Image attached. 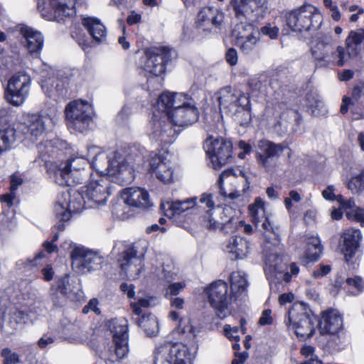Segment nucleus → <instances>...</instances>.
I'll return each instance as SVG.
<instances>
[{
	"instance_id": "nucleus-10",
	"label": "nucleus",
	"mask_w": 364,
	"mask_h": 364,
	"mask_svg": "<svg viewBox=\"0 0 364 364\" xmlns=\"http://www.w3.org/2000/svg\"><path fill=\"white\" fill-rule=\"evenodd\" d=\"M208 301L216 316L223 319L230 314L229 304L234 300L233 294H228V285L223 280L212 282L204 289Z\"/></svg>"
},
{
	"instance_id": "nucleus-13",
	"label": "nucleus",
	"mask_w": 364,
	"mask_h": 364,
	"mask_svg": "<svg viewBox=\"0 0 364 364\" xmlns=\"http://www.w3.org/2000/svg\"><path fill=\"white\" fill-rule=\"evenodd\" d=\"M189 348L182 343H165L154 352V364H186L191 359Z\"/></svg>"
},
{
	"instance_id": "nucleus-47",
	"label": "nucleus",
	"mask_w": 364,
	"mask_h": 364,
	"mask_svg": "<svg viewBox=\"0 0 364 364\" xmlns=\"http://www.w3.org/2000/svg\"><path fill=\"white\" fill-rule=\"evenodd\" d=\"M346 342V336L343 329L340 330L338 333H332L330 335V338L328 341L329 347L334 350H340L344 348Z\"/></svg>"
},
{
	"instance_id": "nucleus-34",
	"label": "nucleus",
	"mask_w": 364,
	"mask_h": 364,
	"mask_svg": "<svg viewBox=\"0 0 364 364\" xmlns=\"http://www.w3.org/2000/svg\"><path fill=\"white\" fill-rule=\"evenodd\" d=\"M364 41V30L358 29L350 32L346 40L347 60L348 58L357 56L361 50V44Z\"/></svg>"
},
{
	"instance_id": "nucleus-64",
	"label": "nucleus",
	"mask_w": 364,
	"mask_h": 364,
	"mask_svg": "<svg viewBox=\"0 0 364 364\" xmlns=\"http://www.w3.org/2000/svg\"><path fill=\"white\" fill-rule=\"evenodd\" d=\"M331 267L330 265H320L317 270L312 272V276L314 278H320L326 276L331 272Z\"/></svg>"
},
{
	"instance_id": "nucleus-59",
	"label": "nucleus",
	"mask_w": 364,
	"mask_h": 364,
	"mask_svg": "<svg viewBox=\"0 0 364 364\" xmlns=\"http://www.w3.org/2000/svg\"><path fill=\"white\" fill-rule=\"evenodd\" d=\"M55 338L50 334H44L38 341V346L43 349L54 343Z\"/></svg>"
},
{
	"instance_id": "nucleus-54",
	"label": "nucleus",
	"mask_w": 364,
	"mask_h": 364,
	"mask_svg": "<svg viewBox=\"0 0 364 364\" xmlns=\"http://www.w3.org/2000/svg\"><path fill=\"white\" fill-rule=\"evenodd\" d=\"M186 287L184 282H176L170 284L166 290V297L172 298L178 295Z\"/></svg>"
},
{
	"instance_id": "nucleus-62",
	"label": "nucleus",
	"mask_w": 364,
	"mask_h": 364,
	"mask_svg": "<svg viewBox=\"0 0 364 364\" xmlns=\"http://www.w3.org/2000/svg\"><path fill=\"white\" fill-rule=\"evenodd\" d=\"M238 147L242 150V151L238 154V157L241 159H245L246 154H250L252 151L251 145L245 141H240L238 142Z\"/></svg>"
},
{
	"instance_id": "nucleus-53",
	"label": "nucleus",
	"mask_w": 364,
	"mask_h": 364,
	"mask_svg": "<svg viewBox=\"0 0 364 364\" xmlns=\"http://www.w3.org/2000/svg\"><path fill=\"white\" fill-rule=\"evenodd\" d=\"M300 272L299 266L294 263L292 262L289 264V267L287 268V271L282 274L279 273L281 275V278L286 282H289L291 281V278L294 277H296Z\"/></svg>"
},
{
	"instance_id": "nucleus-45",
	"label": "nucleus",
	"mask_w": 364,
	"mask_h": 364,
	"mask_svg": "<svg viewBox=\"0 0 364 364\" xmlns=\"http://www.w3.org/2000/svg\"><path fill=\"white\" fill-rule=\"evenodd\" d=\"M137 323L144 330L148 336H153L158 332V321L156 318L152 314L142 315L137 321Z\"/></svg>"
},
{
	"instance_id": "nucleus-60",
	"label": "nucleus",
	"mask_w": 364,
	"mask_h": 364,
	"mask_svg": "<svg viewBox=\"0 0 364 364\" xmlns=\"http://www.w3.org/2000/svg\"><path fill=\"white\" fill-rule=\"evenodd\" d=\"M225 58L230 65H235L237 63L238 55L235 48H229L226 52Z\"/></svg>"
},
{
	"instance_id": "nucleus-28",
	"label": "nucleus",
	"mask_w": 364,
	"mask_h": 364,
	"mask_svg": "<svg viewBox=\"0 0 364 364\" xmlns=\"http://www.w3.org/2000/svg\"><path fill=\"white\" fill-rule=\"evenodd\" d=\"M122 198L127 205L132 207L146 208L151 205L149 193L139 187L124 189Z\"/></svg>"
},
{
	"instance_id": "nucleus-37",
	"label": "nucleus",
	"mask_w": 364,
	"mask_h": 364,
	"mask_svg": "<svg viewBox=\"0 0 364 364\" xmlns=\"http://www.w3.org/2000/svg\"><path fill=\"white\" fill-rule=\"evenodd\" d=\"M231 176H235L236 177L240 176L245 179V181L247 183V186H246V188H243L244 191H245V189L249 188L250 182L248 181V178H247V176H246L245 172L242 170H239V174L235 173L234 170L230 169V168L225 170L224 171H223L221 173V174L220 175L219 178L218 180V184L219 189H220V193L221 194V196H223L225 198L236 199L240 196L239 191H234L228 193L227 191H225V189L223 186V180L225 178H228Z\"/></svg>"
},
{
	"instance_id": "nucleus-20",
	"label": "nucleus",
	"mask_w": 364,
	"mask_h": 364,
	"mask_svg": "<svg viewBox=\"0 0 364 364\" xmlns=\"http://www.w3.org/2000/svg\"><path fill=\"white\" fill-rule=\"evenodd\" d=\"M285 146L268 140H260L257 147L256 157L258 164L267 171L272 170L277 165L276 159L284 151Z\"/></svg>"
},
{
	"instance_id": "nucleus-14",
	"label": "nucleus",
	"mask_w": 364,
	"mask_h": 364,
	"mask_svg": "<svg viewBox=\"0 0 364 364\" xmlns=\"http://www.w3.org/2000/svg\"><path fill=\"white\" fill-rule=\"evenodd\" d=\"M231 36L235 46L244 55L252 54L260 42L259 31L248 23L242 22L235 25Z\"/></svg>"
},
{
	"instance_id": "nucleus-29",
	"label": "nucleus",
	"mask_w": 364,
	"mask_h": 364,
	"mask_svg": "<svg viewBox=\"0 0 364 364\" xmlns=\"http://www.w3.org/2000/svg\"><path fill=\"white\" fill-rule=\"evenodd\" d=\"M224 251L229 254L232 259H242L250 252V243L243 237L233 236L224 244Z\"/></svg>"
},
{
	"instance_id": "nucleus-49",
	"label": "nucleus",
	"mask_w": 364,
	"mask_h": 364,
	"mask_svg": "<svg viewBox=\"0 0 364 364\" xmlns=\"http://www.w3.org/2000/svg\"><path fill=\"white\" fill-rule=\"evenodd\" d=\"M1 356L4 358L3 364H18L20 358L18 353L12 352L11 349L5 348L1 350Z\"/></svg>"
},
{
	"instance_id": "nucleus-46",
	"label": "nucleus",
	"mask_w": 364,
	"mask_h": 364,
	"mask_svg": "<svg viewBox=\"0 0 364 364\" xmlns=\"http://www.w3.org/2000/svg\"><path fill=\"white\" fill-rule=\"evenodd\" d=\"M103 43L107 41V29L97 18L92 17V41Z\"/></svg>"
},
{
	"instance_id": "nucleus-44",
	"label": "nucleus",
	"mask_w": 364,
	"mask_h": 364,
	"mask_svg": "<svg viewBox=\"0 0 364 364\" xmlns=\"http://www.w3.org/2000/svg\"><path fill=\"white\" fill-rule=\"evenodd\" d=\"M305 106L314 116L321 114L324 108L323 102L316 91H311L306 94L305 97Z\"/></svg>"
},
{
	"instance_id": "nucleus-55",
	"label": "nucleus",
	"mask_w": 364,
	"mask_h": 364,
	"mask_svg": "<svg viewBox=\"0 0 364 364\" xmlns=\"http://www.w3.org/2000/svg\"><path fill=\"white\" fill-rule=\"evenodd\" d=\"M323 4L331 12V18L334 21H338L341 18V14L337 4L333 0H323Z\"/></svg>"
},
{
	"instance_id": "nucleus-11",
	"label": "nucleus",
	"mask_w": 364,
	"mask_h": 364,
	"mask_svg": "<svg viewBox=\"0 0 364 364\" xmlns=\"http://www.w3.org/2000/svg\"><path fill=\"white\" fill-rule=\"evenodd\" d=\"M91 104L84 100H76L69 102L65 109L68 124L80 133H87L91 122Z\"/></svg>"
},
{
	"instance_id": "nucleus-35",
	"label": "nucleus",
	"mask_w": 364,
	"mask_h": 364,
	"mask_svg": "<svg viewBox=\"0 0 364 364\" xmlns=\"http://www.w3.org/2000/svg\"><path fill=\"white\" fill-rule=\"evenodd\" d=\"M186 94L164 92L161 94L158 100L157 106L160 112L167 113L176 106L178 107L180 102L186 99Z\"/></svg>"
},
{
	"instance_id": "nucleus-48",
	"label": "nucleus",
	"mask_w": 364,
	"mask_h": 364,
	"mask_svg": "<svg viewBox=\"0 0 364 364\" xmlns=\"http://www.w3.org/2000/svg\"><path fill=\"white\" fill-rule=\"evenodd\" d=\"M348 188L353 193H357L364 190V169L360 174L353 177L349 181Z\"/></svg>"
},
{
	"instance_id": "nucleus-2",
	"label": "nucleus",
	"mask_w": 364,
	"mask_h": 364,
	"mask_svg": "<svg viewBox=\"0 0 364 364\" xmlns=\"http://www.w3.org/2000/svg\"><path fill=\"white\" fill-rule=\"evenodd\" d=\"M92 169L104 176L100 181H92V202L97 205H103L110 195L108 176H116L122 185L130 183L134 179V170L129 164L125 150L118 149L110 155L100 151V149L92 146Z\"/></svg>"
},
{
	"instance_id": "nucleus-36",
	"label": "nucleus",
	"mask_w": 364,
	"mask_h": 364,
	"mask_svg": "<svg viewBox=\"0 0 364 364\" xmlns=\"http://www.w3.org/2000/svg\"><path fill=\"white\" fill-rule=\"evenodd\" d=\"M6 112L0 111V122L1 117L4 116ZM17 134L14 127H8L5 129H0V155L12 149L16 141Z\"/></svg>"
},
{
	"instance_id": "nucleus-43",
	"label": "nucleus",
	"mask_w": 364,
	"mask_h": 364,
	"mask_svg": "<svg viewBox=\"0 0 364 364\" xmlns=\"http://www.w3.org/2000/svg\"><path fill=\"white\" fill-rule=\"evenodd\" d=\"M73 1L74 0H50L55 16L63 18L73 15L75 13Z\"/></svg>"
},
{
	"instance_id": "nucleus-26",
	"label": "nucleus",
	"mask_w": 364,
	"mask_h": 364,
	"mask_svg": "<svg viewBox=\"0 0 364 364\" xmlns=\"http://www.w3.org/2000/svg\"><path fill=\"white\" fill-rule=\"evenodd\" d=\"M252 220L257 226L261 223L262 228L274 234L275 239L279 240V228L274 227L269 219L265 216L264 202L257 198L253 204L249 206Z\"/></svg>"
},
{
	"instance_id": "nucleus-3",
	"label": "nucleus",
	"mask_w": 364,
	"mask_h": 364,
	"mask_svg": "<svg viewBox=\"0 0 364 364\" xmlns=\"http://www.w3.org/2000/svg\"><path fill=\"white\" fill-rule=\"evenodd\" d=\"M214 97L220 108L229 112L241 126H246L250 122V102L247 95L230 87H225Z\"/></svg>"
},
{
	"instance_id": "nucleus-40",
	"label": "nucleus",
	"mask_w": 364,
	"mask_h": 364,
	"mask_svg": "<svg viewBox=\"0 0 364 364\" xmlns=\"http://www.w3.org/2000/svg\"><path fill=\"white\" fill-rule=\"evenodd\" d=\"M82 25L87 30V35L83 32L82 29H79L75 33V38L78 45L86 54H88L91 48L90 41L91 37V18L83 17L82 18Z\"/></svg>"
},
{
	"instance_id": "nucleus-50",
	"label": "nucleus",
	"mask_w": 364,
	"mask_h": 364,
	"mask_svg": "<svg viewBox=\"0 0 364 364\" xmlns=\"http://www.w3.org/2000/svg\"><path fill=\"white\" fill-rule=\"evenodd\" d=\"M176 332L181 334H187L191 338H194V328L189 320H180Z\"/></svg>"
},
{
	"instance_id": "nucleus-63",
	"label": "nucleus",
	"mask_w": 364,
	"mask_h": 364,
	"mask_svg": "<svg viewBox=\"0 0 364 364\" xmlns=\"http://www.w3.org/2000/svg\"><path fill=\"white\" fill-rule=\"evenodd\" d=\"M134 286L132 284L122 283L120 285L121 291L126 294L128 298L132 299L135 296Z\"/></svg>"
},
{
	"instance_id": "nucleus-4",
	"label": "nucleus",
	"mask_w": 364,
	"mask_h": 364,
	"mask_svg": "<svg viewBox=\"0 0 364 364\" xmlns=\"http://www.w3.org/2000/svg\"><path fill=\"white\" fill-rule=\"evenodd\" d=\"M91 202L90 188L85 186L71 194L68 191L61 193L54 205L56 218L63 222L70 219L72 215L81 212Z\"/></svg>"
},
{
	"instance_id": "nucleus-8",
	"label": "nucleus",
	"mask_w": 364,
	"mask_h": 364,
	"mask_svg": "<svg viewBox=\"0 0 364 364\" xmlns=\"http://www.w3.org/2000/svg\"><path fill=\"white\" fill-rule=\"evenodd\" d=\"M311 52L319 66H326L334 62L337 65L343 66L347 61L343 47L338 46L333 50V42L331 36L323 35L313 41Z\"/></svg>"
},
{
	"instance_id": "nucleus-42",
	"label": "nucleus",
	"mask_w": 364,
	"mask_h": 364,
	"mask_svg": "<svg viewBox=\"0 0 364 364\" xmlns=\"http://www.w3.org/2000/svg\"><path fill=\"white\" fill-rule=\"evenodd\" d=\"M323 247L318 237L311 236L306 240L304 257L308 262H316L322 254Z\"/></svg>"
},
{
	"instance_id": "nucleus-5",
	"label": "nucleus",
	"mask_w": 364,
	"mask_h": 364,
	"mask_svg": "<svg viewBox=\"0 0 364 364\" xmlns=\"http://www.w3.org/2000/svg\"><path fill=\"white\" fill-rule=\"evenodd\" d=\"M316 321V316L306 305L296 303L288 311L285 323L288 329L293 331L298 338L306 339L314 333Z\"/></svg>"
},
{
	"instance_id": "nucleus-30",
	"label": "nucleus",
	"mask_w": 364,
	"mask_h": 364,
	"mask_svg": "<svg viewBox=\"0 0 364 364\" xmlns=\"http://www.w3.org/2000/svg\"><path fill=\"white\" fill-rule=\"evenodd\" d=\"M72 266L79 274L88 273L91 269V251L84 246H76L71 252Z\"/></svg>"
},
{
	"instance_id": "nucleus-22",
	"label": "nucleus",
	"mask_w": 364,
	"mask_h": 364,
	"mask_svg": "<svg viewBox=\"0 0 364 364\" xmlns=\"http://www.w3.org/2000/svg\"><path fill=\"white\" fill-rule=\"evenodd\" d=\"M89 161L83 157H75L68 159L56 168L55 181L60 186H70V179L75 178L77 172L84 170Z\"/></svg>"
},
{
	"instance_id": "nucleus-33",
	"label": "nucleus",
	"mask_w": 364,
	"mask_h": 364,
	"mask_svg": "<svg viewBox=\"0 0 364 364\" xmlns=\"http://www.w3.org/2000/svg\"><path fill=\"white\" fill-rule=\"evenodd\" d=\"M51 119L47 114H31L27 117L26 127L30 135L36 139L46 132Z\"/></svg>"
},
{
	"instance_id": "nucleus-41",
	"label": "nucleus",
	"mask_w": 364,
	"mask_h": 364,
	"mask_svg": "<svg viewBox=\"0 0 364 364\" xmlns=\"http://www.w3.org/2000/svg\"><path fill=\"white\" fill-rule=\"evenodd\" d=\"M65 331L66 338L70 342L87 345L90 343L88 332L79 326L70 324Z\"/></svg>"
},
{
	"instance_id": "nucleus-31",
	"label": "nucleus",
	"mask_w": 364,
	"mask_h": 364,
	"mask_svg": "<svg viewBox=\"0 0 364 364\" xmlns=\"http://www.w3.org/2000/svg\"><path fill=\"white\" fill-rule=\"evenodd\" d=\"M19 33L22 36V43L28 53H38L43 45V36L41 33L26 26L19 27Z\"/></svg>"
},
{
	"instance_id": "nucleus-16",
	"label": "nucleus",
	"mask_w": 364,
	"mask_h": 364,
	"mask_svg": "<svg viewBox=\"0 0 364 364\" xmlns=\"http://www.w3.org/2000/svg\"><path fill=\"white\" fill-rule=\"evenodd\" d=\"M204 149L214 169L220 168L232 159V143L222 137L208 138L204 143Z\"/></svg>"
},
{
	"instance_id": "nucleus-15",
	"label": "nucleus",
	"mask_w": 364,
	"mask_h": 364,
	"mask_svg": "<svg viewBox=\"0 0 364 364\" xmlns=\"http://www.w3.org/2000/svg\"><path fill=\"white\" fill-rule=\"evenodd\" d=\"M235 16L249 21H259L268 11V0H230Z\"/></svg>"
},
{
	"instance_id": "nucleus-1",
	"label": "nucleus",
	"mask_w": 364,
	"mask_h": 364,
	"mask_svg": "<svg viewBox=\"0 0 364 364\" xmlns=\"http://www.w3.org/2000/svg\"><path fill=\"white\" fill-rule=\"evenodd\" d=\"M198 208H207L205 213L199 217L201 225L209 229L216 230L222 225V228L228 229L233 223H239L244 228V232L250 234L252 227L245 224L243 221L235 218V210L230 206L223 209L216 206L213 200L212 193H203L197 202V198H192L184 200L167 201L161 204V209L164 214L168 218H174L185 211L197 210Z\"/></svg>"
},
{
	"instance_id": "nucleus-9",
	"label": "nucleus",
	"mask_w": 364,
	"mask_h": 364,
	"mask_svg": "<svg viewBox=\"0 0 364 364\" xmlns=\"http://www.w3.org/2000/svg\"><path fill=\"white\" fill-rule=\"evenodd\" d=\"M146 132L149 139L160 144H171L177 134L168 114L155 111L149 121Z\"/></svg>"
},
{
	"instance_id": "nucleus-21",
	"label": "nucleus",
	"mask_w": 364,
	"mask_h": 364,
	"mask_svg": "<svg viewBox=\"0 0 364 364\" xmlns=\"http://www.w3.org/2000/svg\"><path fill=\"white\" fill-rule=\"evenodd\" d=\"M225 18L222 10L214 6H205L198 13L196 28L198 32H211L213 28H220Z\"/></svg>"
},
{
	"instance_id": "nucleus-17",
	"label": "nucleus",
	"mask_w": 364,
	"mask_h": 364,
	"mask_svg": "<svg viewBox=\"0 0 364 364\" xmlns=\"http://www.w3.org/2000/svg\"><path fill=\"white\" fill-rule=\"evenodd\" d=\"M178 105L180 106H176L167 112L173 126H188L198 120V110L193 100L188 95H186L184 100L180 102Z\"/></svg>"
},
{
	"instance_id": "nucleus-56",
	"label": "nucleus",
	"mask_w": 364,
	"mask_h": 364,
	"mask_svg": "<svg viewBox=\"0 0 364 364\" xmlns=\"http://www.w3.org/2000/svg\"><path fill=\"white\" fill-rule=\"evenodd\" d=\"M239 328L237 326L232 327L229 324H225L223 327V330L225 336L230 340H235L239 341L240 336H238Z\"/></svg>"
},
{
	"instance_id": "nucleus-19",
	"label": "nucleus",
	"mask_w": 364,
	"mask_h": 364,
	"mask_svg": "<svg viewBox=\"0 0 364 364\" xmlns=\"http://www.w3.org/2000/svg\"><path fill=\"white\" fill-rule=\"evenodd\" d=\"M172 50L168 48H154L146 53L144 70L154 75L164 73L166 65L171 60Z\"/></svg>"
},
{
	"instance_id": "nucleus-58",
	"label": "nucleus",
	"mask_w": 364,
	"mask_h": 364,
	"mask_svg": "<svg viewBox=\"0 0 364 364\" xmlns=\"http://www.w3.org/2000/svg\"><path fill=\"white\" fill-rule=\"evenodd\" d=\"M334 186L332 185L328 186L326 189L322 191L323 197L330 201L338 200V195L334 193Z\"/></svg>"
},
{
	"instance_id": "nucleus-25",
	"label": "nucleus",
	"mask_w": 364,
	"mask_h": 364,
	"mask_svg": "<svg viewBox=\"0 0 364 364\" xmlns=\"http://www.w3.org/2000/svg\"><path fill=\"white\" fill-rule=\"evenodd\" d=\"M73 291V287L68 274L59 277L49 290V296L55 306L62 305L63 299L69 298Z\"/></svg>"
},
{
	"instance_id": "nucleus-23",
	"label": "nucleus",
	"mask_w": 364,
	"mask_h": 364,
	"mask_svg": "<svg viewBox=\"0 0 364 364\" xmlns=\"http://www.w3.org/2000/svg\"><path fill=\"white\" fill-rule=\"evenodd\" d=\"M168 153L159 154L151 159L150 172L154 175L157 179L164 183H170L173 181V168L171 164Z\"/></svg>"
},
{
	"instance_id": "nucleus-52",
	"label": "nucleus",
	"mask_w": 364,
	"mask_h": 364,
	"mask_svg": "<svg viewBox=\"0 0 364 364\" xmlns=\"http://www.w3.org/2000/svg\"><path fill=\"white\" fill-rule=\"evenodd\" d=\"M346 284L351 287H353L355 290L352 291L353 294H357L360 293L364 289V282L360 277L355 276L354 277L348 278Z\"/></svg>"
},
{
	"instance_id": "nucleus-57",
	"label": "nucleus",
	"mask_w": 364,
	"mask_h": 364,
	"mask_svg": "<svg viewBox=\"0 0 364 364\" xmlns=\"http://www.w3.org/2000/svg\"><path fill=\"white\" fill-rule=\"evenodd\" d=\"M301 200V196L296 191H291L289 197L285 198L284 204L287 210H290L293 205L292 202L299 203Z\"/></svg>"
},
{
	"instance_id": "nucleus-6",
	"label": "nucleus",
	"mask_w": 364,
	"mask_h": 364,
	"mask_svg": "<svg viewBox=\"0 0 364 364\" xmlns=\"http://www.w3.org/2000/svg\"><path fill=\"white\" fill-rule=\"evenodd\" d=\"M287 26L294 32L315 31L323 23L319 9L311 4H304L286 15Z\"/></svg>"
},
{
	"instance_id": "nucleus-27",
	"label": "nucleus",
	"mask_w": 364,
	"mask_h": 364,
	"mask_svg": "<svg viewBox=\"0 0 364 364\" xmlns=\"http://www.w3.org/2000/svg\"><path fill=\"white\" fill-rule=\"evenodd\" d=\"M318 326L322 334L338 333L343 329V318L337 310L328 309L322 313Z\"/></svg>"
},
{
	"instance_id": "nucleus-7",
	"label": "nucleus",
	"mask_w": 364,
	"mask_h": 364,
	"mask_svg": "<svg viewBox=\"0 0 364 364\" xmlns=\"http://www.w3.org/2000/svg\"><path fill=\"white\" fill-rule=\"evenodd\" d=\"M108 327L112 334L114 354L105 357V362L106 364H115L129 354V323L125 318H113L108 322Z\"/></svg>"
},
{
	"instance_id": "nucleus-32",
	"label": "nucleus",
	"mask_w": 364,
	"mask_h": 364,
	"mask_svg": "<svg viewBox=\"0 0 364 364\" xmlns=\"http://www.w3.org/2000/svg\"><path fill=\"white\" fill-rule=\"evenodd\" d=\"M342 238L341 252L344 255L346 260L348 262L357 250L359 242L362 238L361 232L358 229L349 228L343 232Z\"/></svg>"
},
{
	"instance_id": "nucleus-12",
	"label": "nucleus",
	"mask_w": 364,
	"mask_h": 364,
	"mask_svg": "<svg viewBox=\"0 0 364 364\" xmlns=\"http://www.w3.org/2000/svg\"><path fill=\"white\" fill-rule=\"evenodd\" d=\"M148 248V242L139 240L122 253L119 262L122 271L131 279L137 277L141 270V258Z\"/></svg>"
},
{
	"instance_id": "nucleus-24",
	"label": "nucleus",
	"mask_w": 364,
	"mask_h": 364,
	"mask_svg": "<svg viewBox=\"0 0 364 364\" xmlns=\"http://www.w3.org/2000/svg\"><path fill=\"white\" fill-rule=\"evenodd\" d=\"M348 106H351L353 119H358L364 117V84H360L353 88L350 98H343L341 106V112L346 113Z\"/></svg>"
},
{
	"instance_id": "nucleus-18",
	"label": "nucleus",
	"mask_w": 364,
	"mask_h": 364,
	"mask_svg": "<svg viewBox=\"0 0 364 364\" xmlns=\"http://www.w3.org/2000/svg\"><path fill=\"white\" fill-rule=\"evenodd\" d=\"M31 78L23 73L14 75L9 80L6 98L14 106H20L25 101L29 92Z\"/></svg>"
},
{
	"instance_id": "nucleus-61",
	"label": "nucleus",
	"mask_w": 364,
	"mask_h": 364,
	"mask_svg": "<svg viewBox=\"0 0 364 364\" xmlns=\"http://www.w3.org/2000/svg\"><path fill=\"white\" fill-rule=\"evenodd\" d=\"M273 322L272 317V311L270 309L264 310L259 320V323L261 326L271 325Z\"/></svg>"
},
{
	"instance_id": "nucleus-38",
	"label": "nucleus",
	"mask_w": 364,
	"mask_h": 364,
	"mask_svg": "<svg viewBox=\"0 0 364 364\" xmlns=\"http://www.w3.org/2000/svg\"><path fill=\"white\" fill-rule=\"evenodd\" d=\"M230 287L234 301L237 300L242 293L245 292L248 286L246 275L243 272H233L230 274Z\"/></svg>"
},
{
	"instance_id": "nucleus-39",
	"label": "nucleus",
	"mask_w": 364,
	"mask_h": 364,
	"mask_svg": "<svg viewBox=\"0 0 364 364\" xmlns=\"http://www.w3.org/2000/svg\"><path fill=\"white\" fill-rule=\"evenodd\" d=\"M338 202L342 209L350 210V211L346 213L348 218L353 219L359 222L362 226H364V209L359 208H354L355 201L353 199L350 198L345 200L342 195H338Z\"/></svg>"
},
{
	"instance_id": "nucleus-51",
	"label": "nucleus",
	"mask_w": 364,
	"mask_h": 364,
	"mask_svg": "<svg viewBox=\"0 0 364 364\" xmlns=\"http://www.w3.org/2000/svg\"><path fill=\"white\" fill-rule=\"evenodd\" d=\"M279 28L276 26H272L271 23H267L260 28L259 31V34L268 36L270 39L274 40L278 38Z\"/></svg>"
}]
</instances>
